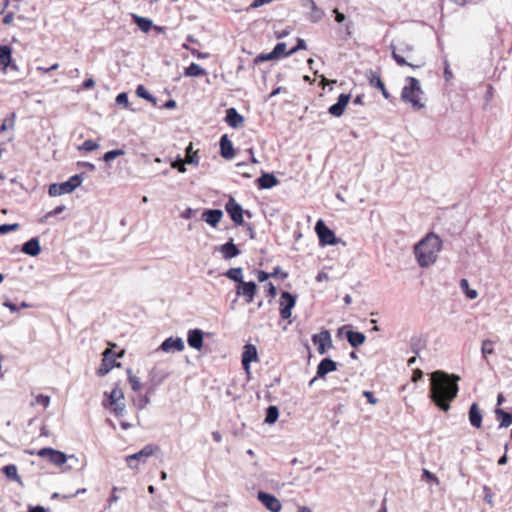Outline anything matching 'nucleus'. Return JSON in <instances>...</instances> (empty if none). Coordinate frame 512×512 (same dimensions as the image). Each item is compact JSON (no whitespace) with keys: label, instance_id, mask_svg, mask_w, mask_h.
<instances>
[{"label":"nucleus","instance_id":"obj_39","mask_svg":"<svg viewBox=\"0 0 512 512\" xmlns=\"http://www.w3.org/2000/svg\"><path fill=\"white\" fill-rule=\"evenodd\" d=\"M128 382L131 385V389L135 392L139 391L141 388V382L139 378L132 374V370L130 368L127 369Z\"/></svg>","mask_w":512,"mask_h":512},{"label":"nucleus","instance_id":"obj_6","mask_svg":"<svg viewBox=\"0 0 512 512\" xmlns=\"http://www.w3.org/2000/svg\"><path fill=\"white\" fill-rule=\"evenodd\" d=\"M225 210L229 214L231 220L236 225H243L244 219L243 215L246 214L249 218L252 217L250 211H244L242 206L233 198L230 197L229 200L225 204Z\"/></svg>","mask_w":512,"mask_h":512},{"label":"nucleus","instance_id":"obj_30","mask_svg":"<svg viewBox=\"0 0 512 512\" xmlns=\"http://www.w3.org/2000/svg\"><path fill=\"white\" fill-rule=\"evenodd\" d=\"M132 19L134 23L139 27V29L143 32H148L153 25L152 20H150L149 18L138 16L136 14H132Z\"/></svg>","mask_w":512,"mask_h":512},{"label":"nucleus","instance_id":"obj_22","mask_svg":"<svg viewBox=\"0 0 512 512\" xmlns=\"http://www.w3.org/2000/svg\"><path fill=\"white\" fill-rule=\"evenodd\" d=\"M188 345L196 350L203 346V332L200 329H192L188 332Z\"/></svg>","mask_w":512,"mask_h":512},{"label":"nucleus","instance_id":"obj_59","mask_svg":"<svg viewBox=\"0 0 512 512\" xmlns=\"http://www.w3.org/2000/svg\"><path fill=\"white\" fill-rule=\"evenodd\" d=\"M444 64H445L444 78L446 81H449L452 78V71L450 70V65H449L448 60H445Z\"/></svg>","mask_w":512,"mask_h":512},{"label":"nucleus","instance_id":"obj_45","mask_svg":"<svg viewBox=\"0 0 512 512\" xmlns=\"http://www.w3.org/2000/svg\"><path fill=\"white\" fill-rule=\"evenodd\" d=\"M15 119H16V114L13 112V113H11L10 118H6L4 120V122L2 123V125L0 126V132H4L8 128H13L15 125Z\"/></svg>","mask_w":512,"mask_h":512},{"label":"nucleus","instance_id":"obj_54","mask_svg":"<svg viewBox=\"0 0 512 512\" xmlns=\"http://www.w3.org/2000/svg\"><path fill=\"white\" fill-rule=\"evenodd\" d=\"M484 491H485V497H484V501L489 504V505H493V497H494V494L492 493V491L490 490V488H488L487 486H484Z\"/></svg>","mask_w":512,"mask_h":512},{"label":"nucleus","instance_id":"obj_32","mask_svg":"<svg viewBox=\"0 0 512 512\" xmlns=\"http://www.w3.org/2000/svg\"><path fill=\"white\" fill-rule=\"evenodd\" d=\"M12 50L7 45L0 46V65L7 68L11 63Z\"/></svg>","mask_w":512,"mask_h":512},{"label":"nucleus","instance_id":"obj_29","mask_svg":"<svg viewBox=\"0 0 512 512\" xmlns=\"http://www.w3.org/2000/svg\"><path fill=\"white\" fill-rule=\"evenodd\" d=\"M2 471L9 480H13L19 484H22V479L18 474L16 465H14V464L6 465L2 468Z\"/></svg>","mask_w":512,"mask_h":512},{"label":"nucleus","instance_id":"obj_48","mask_svg":"<svg viewBox=\"0 0 512 512\" xmlns=\"http://www.w3.org/2000/svg\"><path fill=\"white\" fill-rule=\"evenodd\" d=\"M18 228H19L18 223L2 224V225H0V234H6L8 232H12V231L17 230Z\"/></svg>","mask_w":512,"mask_h":512},{"label":"nucleus","instance_id":"obj_41","mask_svg":"<svg viewBox=\"0 0 512 512\" xmlns=\"http://www.w3.org/2000/svg\"><path fill=\"white\" fill-rule=\"evenodd\" d=\"M272 55L274 56L275 59H278L280 58L281 56H285L286 57V43L284 42H279L275 45V47L273 48V50L271 51Z\"/></svg>","mask_w":512,"mask_h":512},{"label":"nucleus","instance_id":"obj_11","mask_svg":"<svg viewBox=\"0 0 512 512\" xmlns=\"http://www.w3.org/2000/svg\"><path fill=\"white\" fill-rule=\"evenodd\" d=\"M312 341L317 345L318 353L321 355L326 352V346H332L331 334L328 330H323L320 333L313 335Z\"/></svg>","mask_w":512,"mask_h":512},{"label":"nucleus","instance_id":"obj_56","mask_svg":"<svg viewBox=\"0 0 512 512\" xmlns=\"http://www.w3.org/2000/svg\"><path fill=\"white\" fill-rule=\"evenodd\" d=\"M363 396L367 399L368 403L375 405L378 402V399L374 396L371 391H364Z\"/></svg>","mask_w":512,"mask_h":512},{"label":"nucleus","instance_id":"obj_24","mask_svg":"<svg viewBox=\"0 0 512 512\" xmlns=\"http://www.w3.org/2000/svg\"><path fill=\"white\" fill-rule=\"evenodd\" d=\"M256 183L259 189H271L278 184V180L272 173H262Z\"/></svg>","mask_w":512,"mask_h":512},{"label":"nucleus","instance_id":"obj_23","mask_svg":"<svg viewBox=\"0 0 512 512\" xmlns=\"http://www.w3.org/2000/svg\"><path fill=\"white\" fill-rule=\"evenodd\" d=\"M220 154L225 159H232L234 157L233 144L226 134L220 138Z\"/></svg>","mask_w":512,"mask_h":512},{"label":"nucleus","instance_id":"obj_46","mask_svg":"<svg viewBox=\"0 0 512 512\" xmlns=\"http://www.w3.org/2000/svg\"><path fill=\"white\" fill-rule=\"evenodd\" d=\"M171 167L177 169L180 173H184L186 171L184 160L180 156L171 163Z\"/></svg>","mask_w":512,"mask_h":512},{"label":"nucleus","instance_id":"obj_13","mask_svg":"<svg viewBox=\"0 0 512 512\" xmlns=\"http://www.w3.org/2000/svg\"><path fill=\"white\" fill-rule=\"evenodd\" d=\"M349 101H350L349 94H345V93L340 94L337 99V102L329 107L328 112L334 117L342 116Z\"/></svg>","mask_w":512,"mask_h":512},{"label":"nucleus","instance_id":"obj_51","mask_svg":"<svg viewBox=\"0 0 512 512\" xmlns=\"http://www.w3.org/2000/svg\"><path fill=\"white\" fill-rule=\"evenodd\" d=\"M36 403L39 405L44 406L45 408L49 406L50 404V397L47 395L39 394L36 397Z\"/></svg>","mask_w":512,"mask_h":512},{"label":"nucleus","instance_id":"obj_15","mask_svg":"<svg viewBox=\"0 0 512 512\" xmlns=\"http://www.w3.org/2000/svg\"><path fill=\"white\" fill-rule=\"evenodd\" d=\"M258 359L257 349L252 344H246L242 353V365L243 368L249 372L250 364Z\"/></svg>","mask_w":512,"mask_h":512},{"label":"nucleus","instance_id":"obj_55","mask_svg":"<svg viewBox=\"0 0 512 512\" xmlns=\"http://www.w3.org/2000/svg\"><path fill=\"white\" fill-rule=\"evenodd\" d=\"M112 407H113V412L117 416L122 415L123 412L125 411V403L124 402H120V403L114 404V405H112Z\"/></svg>","mask_w":512,"mask_h":512},{"label":"nucleus","instance_id":"obj_62","mask_svg":"<svg viewBox=\"0 0 512 512\" xmlns=\"http://www.w3.org/2000/svg\"><path fill=\"white\" fill-rule=\"evenodd\" d=\"M333 12L335 14V20L338 23H342L345 21V19H346L345 15L343 13L339 12L338 9H334Z\"/></svg>","mask_w":512,"mask_h":512},{"label":"nucleus","instance_id":"obj_36","mask_svg":"<svg viewBox=\"0 0 512 512\" xmlns=\"http://www.w3.org/2000/svg\"><path fill=\"white\" fill-rule=\"evenodd\" d=\"M140 462L145 463L146 459L145 457L139 456V451L126 457V463L131 469L138 468Z\"/></svg>","mask_w":512,"mask_h":512},{"label":"nucleus","instance_id":"obj_14","mask_svg":"<svg viewBox=\"0 0 512 512\" xmlns=\"http://www.w3.org/2000/svg\"><path fill=\"white\" fill-rule=\"evenodd\" d=\"M185 348L184 342L180 337H169L160 345V349L164 352H180Z\"/></svg>","mask_w":512,"mask_h":512},{"label":"nucleus","instance_id":"obj_38","mask_svg":"<svg viewBox=\"0 0 512 512\" xmlns=\"http://www.w3.org/2000/svg\"><path fill=\"white\" fill-rule=\"evenodd\" d=\"M136 94L138 97L143 98L156 104V98L145 88L144 85H138L136 88Z\"/></svg>","mask_w":512,"mask_h":512},{"label":"nucleus","instance_id":"obj_2","mask_svg":"<svg viewBox=\"0 0 512 512\" xmlns=\"http://www.w3.org/2000/svg\"><path fill=\"white\" fill-rule=\"evenodd\" d=\"M442 249V240L434 233H428L414 247V254L420 267L433 265Z\"/></svg>","mask_w":512,"mask_h":512},{"label":"nucleus","instance_id":"obj_44","mask_svg":"<svg viewBox=\"0 0 512 512\" xmlns=\"http://www.w3.org/2000/svg\"><path fill=\"white\" fill-rule=\"evenodd\" d=\"M124 154V150L121 149L110 150L104 154L103 160L108 163L117 158L118 156H122Z\"/></svg>","mask_w":512,"mask_h":512},{"label":"nucleus","instance_id":"obj_3","mask_svg":"<svg viewBox=\"0 0 512 512\" xmlns=\"http://www.w3.org/2000/svg\"><path fill=\"white\" fill-rule=\"evenodd\" d=\"M407 84L402 88L401 100L404 103L410 104L411 107L419 111L425 107V103L422 101L424 92L421 88L420 81L412 76L406 77Z\"/></svg>","mask_w":512,"mask_h":512},{"label":"nucleus","instance_id":"obj_53","mask_svg":"<svg viewBox=\"0 0 512 512\" xmlns=\"http://www.w3.org/2000/svg\"><path fill=\"white\" fill-rule=\"evenodd\" d=\"M422 477L425 478V479L431 480V481H433V482H435L437 484H439V479L437 478V476L435 474L431 473L427 469H423Z\"/></svg>","mask_w":512,"mask_h":512},{"label":"nucleus","instance_id":"obj_64","mask_svg":"<svg viewBox=\"0 0 512 512\" xmlns=\"http://www.w3.org/2000/svg\"><path fill=\"white\" fill-rule=\"evenodd\" d=\"M4 306L7 307L11 312L19 311V307L10 301H5Z\"/></svg>","mask_w":512,"mask_h":512},{"label":"nucleus","instance_id":"obj_12","mask_svg":"<svg viewBox=\"0 0 512 512\" xmlns=\"http://www.w3.org/2000/svg\"><path fill=\"white\" fill-rule=\"evenodd\" d=\"M258 499L271 512H280L282 508L281 502L272 494L260 491Z\"/></svg>","mask_w":512,"mask_h":512},{"label":"nucleus","instance_id":"obj_19","mask_svg":"<svg viewBox=\"0 0 512 512\" xmlns=\"http://www.w3.org/2000/svg\"><path fill=\"white\" fill-rule=\"evenodd\" d=\"M303 7L310 9L308 18L312 23H318L324 16L323 10L317 7L313 0H305Z\"/></svg>","mask_w":512,"mask_h":512},{"label":"nucleus","instance_id":"obj_42","mask_svg":"<svg viewBox=\"0 0 512 512\" xmlns=\"http://www.w3.org/2000/svg\"><path fill=\"white\" fill-rule=\"evenodd\" d=\"M392 58L395 60V62L399 66H409L411 68H419L420 67V65H414L412 63L407 62L406 59L403 56L396 53L395 50H392Z\"/></svg>","mask_w":512,"mask_h":512},{"label":"nucleus","instance_id":"obj_17","mask_svg":"<svg viewBox=\"0 0 512 512\" xmlns=\"http://www.w3.org/2000/svg\"><path fill=\"white\" fill-rule=\"evenodd\" d=\"M337 370V363L331 358H324L317 366V377L324 378L328 373Z\"/></svg>","mask_w":512,"mask_h":512},{"label":"nucleus","instance_id":"obj_63","mask_svg":"<svg viewBox=\"0 0 512 512\" xmlns=\"http://www.w3.org/2000/svg\"><path fill=\"white\" fill-rule=\"evenodd\" d=\"M14 20V14L12 12L7 13L3 18V23L5 25H10Z\"/></svg>","mask_w":512,"mask_h":512},{"label":"nucleus","instance_id":"obj_37","mask_svg":"<svg viewBox=\"0 0 512 512\" xmlns=\"http://www.w3.org/2000/svg\"><path fill=\"white\" fill-rule=\"evenodd\" d=\"M279 417V410L276 406H269L266 409L265 423L274 424Z\"/></svg>","mask_w":512,"mask_h":512},{"label":"nucleus","instance_id":"obj_4","mask_svg":"<svg viewBox=\"0 0 512 512\" xmlns=\"http://www.w3.org/2000/svg\"><path fill=\"white\" fill-rule=\"evenodd\" d=\"M82 181V174L73 175L65 182L51 184L49 186L48 193L51 197H57L71 193L81 185Z\"/></svg>","mask_w":512,"mask_h":512},{"label":"nucleus","instance_id":"obj_9","mask_svg":"<svg viewBox=\"0 0 512 512\" xmlns=\"http://www.w3.org/2000/svg\"><path fill=\"white\" fill-rule=\"evenodd\" d=\"M116 357L117 355L111 349H106L103 352L102 363L97 370V375L101 377L105 376L112 370L113 367L120 366V364L116 363Z\"/></svg>","mask_w":512,"mask_h":512},{"label":"nucleus","instance_id":"obj_16","mask_svg":"<svg viewBox=\"0 0 512 512\" xmlns=\"http://www.w3.org/2000/svg\"><path fill=\"white\" fill-rule=\"evenodd\" d=\"M222 217L223 211L220 209H207L201 215V219L212 227H216Z\"/></svg>","mask_w":512,"mask_h":512},{"label":"nucleus","instance_id":"obj_27","mask_svg":"<svg viewBox=\"0 0 512 512\" xmlns=\"http://www.w3.org/2000/svg\"><path fill=\"white\" fill-rule=\"evenodd\" d=\"M495 415L497 420H499V428H507L512 424V414L504 411L503 409L497 407L495 409Z\"/></svg>","mask_w":512,"mask_h":512},{"label":"nucleus","instance_id":"obj_50","mask_svg":"<svg viewBox=\"0 0 512 512\" xmlns=\"http://www.w3.org/2000/svg\"><path fill=\"white\" fill-rule=\"evenodd\" d=\"M265 291L267 293V295L270 297V298H274L277 294V289L275 287V285L272 283V282H268L266 285H265Z\"/></svg>","mask_w":512,"mask_h":512},{"label":"nucleus","instance_id":"obj_49","mask_svg":"<svg viewBox=\"0 0 512 512\" xmlns=\"http://www.w3.org/2000/svg\"><path fill=\"white\" fill-rule=\"evenodd\" d=\"M115 102H116V104L124 105L127 108L128 107V103H129L128 102V95H127V93H125V92L119 93L116 96Z\"/></svg>","mask_w":512,"mask_h":512},{"label":"nucleus","instance_id":"obj_43","mask_svg":"<svg viewBox=\"0 0 512 512\" xmlns=\"http://www.w3.org/2000/svg\"><path fill=\"white\" fill-rule=\"evenodd\" d=\"M481 352L485 358L487 355L493 354L494 353L493 341H491L490 339L483 340L482 346H481Z\"/></svg>","mask_w":512,"mask_h":512},{"label":"nucleus","instance_id":"obj_5","mask_svg":"<svg viewBox=\"0 0 512 512\" xmlns=\"http://www.w3.org/2000/svg\"><path fill=\"white\" fill-rule=\"evenodd\" d=\"M37 455L42 458H47L52 464L56 466H62L67 461H78L75 455L67 456L64 452L55 450L50 447L41 448L37 451Z\"/></svg>","mask_w":512,"mask_h":512},{"label":"nucleus","instance_id":"obj_18","mask_svg":"<svg viewBox=\"0 0 512 512\" xmlns=\"http://www.w3.org/2000/svg\"><path fill=\"white\" fill-rule=\"evenodd\" d=\"M21 251L29 256L35 257L40 254L41 246L40 241L37 237H33L26 241L21 248Z\"/></svg>","mask_w":512,"mask_h":512},{"label":"nucleus","instance_id":"obj_61","mask_svg":"<svg viewBox=\"0 0 512 512\" xmlns=\"http://www.w3.org/2000/svg\"><path fill=\"white\" fill-rule=\"evenodd\" d=\"M290 32H291V31H290V29H289V28H285V29H283V30H281V31H276V32H275V35H276V38H277V39H281V38H285V37H287V36L290 34Z\"/></svg>","mask_w":512,"mask_h":512},{"label":"nucleus","instance_id":"obj_52","mask_svg":"<svg viewBox=\"0 0 512 512\" xmlns=\"http://www.w3.org/2000/svg\"><path fill=\"white\" fill-rule=\"evenodd\" d=\"M274 59L275 58L271 52L270 53H262L255 58V62L259 63V62L270 61V60H274Z\"/></svg>","mask_w":512,"mask_h":512},{"label":"nucleus","instance_id":"obj_7","mask_svg":"<svg viewBox=\"0 0 512 512\" xmlns=\"http://www.w3.org/2000/svg\"><path fill=\"white\" fill-rule=\"evenodd\" d=\"M315 231L318 235L319 242L321 245H335L338 242L334 232L324 223L322 219H319L315 224Z\"/></svg>","mask_w":512,"mask_h":512},{"label":"nucleus","instance_id":"obj_10","mask_svg":"<svg viewBox=\"0 0 512 512\" xmlns=\"http://www.w3.org/2000/svg\"><path fill=\"white\" fill-rule=\"evenodd\" d=\"M257 292V285L253 281H242L236 286V294L242 296L246 303H251L254 300Z\"/></svg>","mask_w":512,"mask_h":512},{"label":"nucleus","instance_id":"obj_31","mask_svg":"<svg viewBox=\"0 0 512 512\" xmlns=\"http://www.w3.org/2000/svg\"><path fill=\"white\" fill-rule=\"evenodd\" d=\"M104 395L109 398L110 406L120 403L124 399V393L119 386H116L110 393L105 392Z\"/></svg>","mask_w":512,"mask_h":512},{"label":"nucleus","instance_id":"obj_40","mask_svg":"<svg viewBox=\"0 0 512 512\" xmlns=\"http://www.w3.org/2000/svg\"><path fill=\"white\" fill-rule=\"evenodd\" d=\"M158 450L159 447L157 445L147 444L139 451V456L145 457L147 460L148 457L152 456Z\"/></svg>","mask_w":512,"mask_h":512},{"label":"nucleus","instance_id":"obj_47","mask_svg":"<svg viewBox=\"0 0 512 512\" xmlns=\"http://www.w3.org/2000/svg\"><path fill=\"white\" fill-rule=\"evenodd\" d=\"M98 147H99V145L97 142H95L93 140H86L79 147V149H83L85 151H93V150H96Z\"/></svg>","mask_w":512,"mask_h":512},{"label":"nucleus","instance_id":"obj_20","mask_svg":"<svg viewBox=\"0 0 512 512\" xmlns=\"http://www.w3.org/2000/svg\"><path fill=\"white\" fill-rule=\"evenodd\" d=\"M225 121L230 127L236 129L244 123V117L235 108L231 107L226 110Z\"/></svg>","mask_w":512,"mask_h":512},{"label":"nucleus","instance_id":"obj_26","mask_svg":"<svg viewBox=\"0 0 512 512\" xmlns=\"http://www.w3.org/2000/svg\"><path fill=\"white\" fill-rule=\"evenodd\" d=\"M346 338L348 343L354 348L362 345L366 340V336L362 332L352 330L346 332Z\"/></svg>","mask_w":512,"mask_h":512},{"label":"nucleus","instance_id":"obj_1","mask_svg":"<svg viewBox=\"0 0 512 512\" xmlns=\"http://www.w3.org/2000/svg\"><path fill=\"white\" fill-rule=\"evenodd\" d=\"M460 377L444 371H435L431 374L430 397L443 411L450 409V403L457 397Z\"/></svg>","mask_w":512,"mask_h":512},{"label":"nucleus","instance_id":"obj_21","mask_svg":"<svg viewBox=\"0 0 512 512\" xmlns=\"http://www.w3.org/2000/svg\"><path fill=\"white\" fill-rule=\"evenodd\" d=\"M219 251L221 252L224 259H232L234 257H237L240 254V250L234 244V241L232 238L225 244L221 245L219 247Z\"/></svg>","mask_w":512,"mask_h":512},{"label":"nucleus","instance_id":"obj_34","mask_svg":"<svg viewBox=\"0 0 512 512\" xmlns=\"http://www.w3.org/2000/svg\"><path fill=\"white\" fill-rule=\"evenodd\" d=\"M228 279L240 284L243 280V270L241 267L230 268L224 274Z\"/></svg>","mask_w":512,"mask_h":512},{"label":"nucleus","instance_id":"obj_35","mask_svg":"<svg viewBox=\"0 0 512 512\" xmlns=\"http://www.w3.org/2000/svg\"><path fill=\"white\" fill-rule=\"evenodd\" d=\"M459 286L462 292L466 295V297L470 300L476 299L478 297V292L475 289H471L469 286V282L467 279L463 278L459 282Z\"/></svg>","mask_w":512,"mask_h":512},{"label":"nucleus","instance_id":"obj_57","mask_svg":"<svg viewBox=\"0 0 512 512\" xmlns=\"http://www.w3.org/2000/svg\"><path fill=\"white\" fill-rule=\"evenodd\" d=\"M257 280L259 282H265L268 278L271 277V275L263 270H257L256 271Z\"/></svg>","mask_w":512,"mask_h":512},{"label":"nucleus","instance_id":"obj_25","mask_svg":"<svg viewBox=\"0 0 512 512\" xmlns=\"http://www.w3.org/2000/svg\"><path fill=\"white\" fill-rule=\"evenodd\" d=\"M469 422L471 426L475 428H480L482 425V413L479 409V406L477 403H472L469 408Z\"/></svg>","mask_w":512,"mask_h":512},{"label":"nucleus","instance_id":"obj_33","mask_svg":"<svg viewBox=\"0 0 512 512\" xmlns=\"http://www.w3.org/2000/svg\"><path fill=\"white\" fill-rule=\"evenodd\" d=\"M188 77H199L206 75V70L196 63H191L184 72Z\"/></svg>","mask_w":512,"mask_h":512},{"label":"nucleus","instance_id":"obj_60","mask_svg":"<svg viewBox=\"0 0 512 512\" xmlns=\"http://www.w3.org/2000/svg\"><path fill=\"white\" fill-rule=\"evenodd\" d=\"M64 210H65V206L64 205H59V206L55 207L52 211H50L46 215V217L56 216V215L62 213Z\"/></svg>","mask_w":512,"mask_h":512},{"label":"nucleus","instance_id":"obj_8","mask_svg":"<svg viewBox=\"0 0 512 512\" xmlns=\"http://www.w3.org/2000/svg\"><path fill=\"white\" fill-rule=\"evenodd\" d=\"M296 304V298L290 292L284 291L280 297V316L282 319H289L292 309Z\"/></svg>","mask_w":512,"mask_h":512},{"label":"nucleus","instance_id":"obj_58","mask_svg":"<svg viewBox=\"0 0 512 512\" xmlns=\"http://www.w3.org/2000/svg\"><path fill=\"white\" fill-rule=\"evenodd\" d=\"M273 0H254L251 5H250V8L252 9H256V8H259L265 4H269L271 3Z\"/></svg>","mask_w":512,"mask_h":512},{"label":"nucleus","instance_id":"obj_28","mask_svg":"<svg viewBox=\"0 0 512 512\" xmlns=\"http://www.w3.org/2000/svg\"><path fill=\"white\" fill-rule=\"evenodd\" d=\"M369 84L372 87L378 88L381 91V93L385 99H387V100L390 99V94L387 91L384 83L382 82V80L378 74L371 73V77L369 78Z\"/></svg>","mask_w":512,"mask_h":512}]
</instances>
